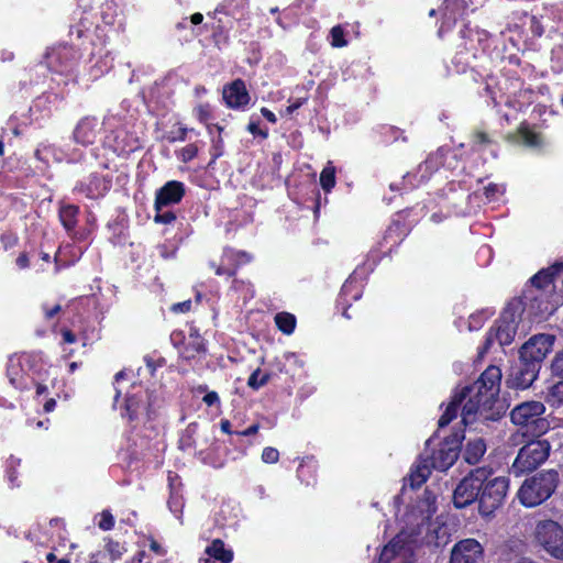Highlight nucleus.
I'll list each match as a JSON object with an SVG mask.
<instances>
[{
  "label": "nucleus",
  "mask_w": 563,
  "mask_h": 563,
  "mask_svg": "<svg viewBox=\"0 0 563 563\" xmlns=\"http://www.w3.org/2000/svg\"><path fill=\"white\" fill-rule=\"evenodd\" d=\"M44 362L42 352H20L9 357L7 376L12 387L20 391L35 387L36 398L48 395V387L40 380Z\"/></svg>",
  "instance_id": "f257e3e1"
},
{
  "label": "nucleus",
  "mask_w": 563,
  "mask_h": 563,
  "mask_svg": "<svg viewBox=\"0 0 563 563\" xmlns=\"http://www.w3.org/2000/svg\"><path fill=\"white\" fill-rule=\"evenodd\" d=\"M560 475L556 470H544L525 479L517 496L521 505L532 508L548 500L556 490Z\"/></svg>",
  "instance_id": "f03ea898"
},
{
  "label": "nucleus",
  "mask_w": 563,
  "mask_h": 563,
  "mask_svg": "<svg viewBox=\"0 0 563 563\" xmlns=\"http://www.w3.org/2000/svg\"><path fill=\"white\" fill-rule=\"evenodd\" d=\"M545 406L541 401L530 400L517 405L510 412V420L520 427L523 435L539 438L549 430V422L543 417Z\"/></svg>",
  "instance_id": "7ed1b4c3"
},
{
  "label": "nucleus",
  "mask_w": 563,
  "mask_h": 563,
  "mask_svg": "<svg viewBox=\"0 0 563 563\" xmlns=\"http://www.w3.org/2000/svg\"><path fill=\"white\" fill-rule=\"evenodd\" d=\"M188 327L187 334L183 330H174L169 340L177 350L179 358L191 363L207 356L208 341L201 335L199 328L194 322L189 323Z\"/></svg>",
  "instance_id": "20e7f679"
},
{
  "label": "nucleus",
  "mask_w": 563,
  "mask_h": 563,
  "mask_svg": "<svg viewBox=\"0 0 563 563\" xmlns=\"http://www.w3.org/2000/svg\"><path fill=\"white\" fill-rule=\"evenodd\" d=\"M490 474V467L479 466L471 470L453 490L452 501L456 509H463L475 501L479 503L482 486Z\"/></svg>",
  "instance_id": "39448f33"
},
{
  "label": "nucleus",
  "mask_w": 563,
  "mask_h": 563,
  "mask_svg": "<svg viewBox=\"0 0 563 563\" xmlns=\"http://www.w3.org/2000/svg\"><path fill=\"white\" fill-rule=\"evenodd\" d=\"M508 489L509 479L505 476H494V470L490 467V474L482 486L479 495V515L485 518L493 516L504 505Z\"/></svg>",
  "instance_id": "423d86ee"
},
{
  "label": "nucleus",
  "mask_w": 563,
  "mask_h": 563,
  "mask_svg": "<svg viewBox=\"0 0 563 563\" xmlns=\"http://www.w3.org/2000/svg\"><path fill=\"white\" fill-rule=\"evenodd\" d=\"M551 444L547 440H531L520 448L511 471L519 476L536 471L549 457Z\"/></svg>",
  "instance_id": "0eeeda50"
},
{
  "label": "nucleus",
  "mask_w": 563,
  "mask_h": 563,
  "mask_svg": "<svg viewBox=\"0 0 563 563\" xmlns=\"http://www.w3.org/2000/svg\"><path fill=\"white\" fill-rule=\"evenodd\" d=\"M533 539L551 558L563 561V527L559 522L552 519L538 521Z\"/></svg>",
  "instance_id": "6e6552de"
},
{
  "label": "nucleus",
  "mask_w": 563,
  "mask_h": 563,
  "mask_svg": "<svg viewBox=\"0 0 563 563\" xmlns=\"http://www.w3.org/2000/svg\"><path fill=\"white\" fill-rule=\"evenodd\" d=\"M530 302V308L534 316H540L549 312V303L539 298V295L533 294V289L527 288L523 290L522 296L512 298L501 311L499 318L507 320L510 323L518 325L522 312Z\"/></svg>",
  "instance_id": "1a4fd4ad"
},
{
  "label": "nucleus",
  "mask_w": 563,
  "mask_h": 563,
  "mask_svg": "<svg viewBox=\"0 0 563 563\" xmlns=\"http://www.w3.org/2000/svg\"><path fill=\"white\" fill-rule=\"evenodd\" d=\"M460 394H465V404L462 407V419L467 420L476 413H485L493 409L497 399L486 395L484 388L475 380L472 385L463 387Z\"/></svg>",
  "instance_id": "9d476101"
},
{
  "label": "nucleus",
  "mask_w": 563,
  "mask_h": 563,
  "mask_svg": "<svg viewBox=\"0 0 563 563\" xmlns=\"http://www.w3.org/2000/svg\"><path fill=\"white\" fill-rule=\"evenodd\" d=\"M80 59V53L73 45L62 44L51 48L45 55V62L51 71L69 75Z\"/></svg>",
  "instance_id": "9b49d317"
},
{
  "label": "nucleus",
  "mask_w": 563,
  "mask_h": 563,
  "mask_svg": "<svg viewBox=\"0 0 563 563\" xmlns=\"http://www.w3.org/2000/svg\"><path fill=\"white\" fill-rule=\"evenodd\" d=\"M554 335L540 333L531 336L520 349L519 358L541 369L545 356L552 351Z\"/></svg>",
  "instance_id": "f8f14e48"
},
{
  "label": "nucleus",
  "mask_w": 563,
  "mask_h": 563,
  "mask_svg": "<svg viewBox=\"0 0 563 563\" xmlns=\"http://www.w3.org/2000/svg\"><path fill=\"white\" fill-rule=\"evenodd\" d=\"M112 187V176L98 172L90 173L88 176L79 179L74 188V194H79L90 200L103 198Z\"/></svg>",
  "instance_id": "ddd939ff"
},
{
  "label": "nucleus",
  "mask_w": 563,
  "mask_h": 563,
  "mask_svg": "<svg viewBox=\"0 0 563 563\" xmlns=\"http://www.w3.org/2000/svg\"><path fill=\"white\" fill-rule=\"evenodd\" d=\"M252 261V255L245 251H239L232 247H225L220 257V263H210V267L214 269L217 276H225L232 278L238 271Z\"/></svg>",
  "instance_id": "4468645a"
},
{
  "label": "nucleus",
  "mask_w": 563,
  "mask_h": 563,
  "mask_svg": "<svg viewBox=\"0 0 563 563\" xmlns=\"http://www.w3.org/2000/svg\"><path fill=\"white\" fill-rule=\"evenodd\" d=\"M363 296V284L358 280L356 272L351 274L344 282L335 301V310L341 313L342 317L350 320L352 316L349 313V309L353 301H357Z\"/></svg>",
  "instance_id": "2eb2a0df"
},
{
  "label": "nucleus",
  "mask_w": 563,
  "mask_h": 563,
  "mask_svg": "<svg viewBox=\"0 0 563 563\" xmlns=\"http://www.w3.org/2000/svg\"><path fill=\"white\" fill-rule=\"evenodd\" d=\"M222 99L228 109L245 111L251 104V95L242 78L228 82L222 88Z\"/></svg>",
  "instance_id": "dca6fc26"
},
{
  "label": "nucleus",
  "mask_w": 563,
  "mask_h": 563,
  "mask_svg": "<svg viewBox=\"0 0 563 563\" xmlns=\"http://www.w3.org/2000/svg\"><path fill=\"white\" fill-rule=\"evenodd\" d=\"M484 548L473 538L457 541L450 555V563H483Z\"/></svg>",
  "instance_id": "f3484780"
},
{
  "label": "nucleus",
  "mask_w": 563,
  "mask_h": 563,
  "mask_svg": "<svg viewBox=\"0 0 563 563\" xmlns=\"http://www.w3.org/2000/svg\"><path fill=\"white\" fill-rule=\"evenodd\" d=\"M207 15L212 19L211 22L205 23L203 29L211 32V37L216 46L229 44L230 31L233 29L234 19L231 14L223 12L222 16H218V10L208 12Z\"/></svg>",
  "instance_id": "a211bd4d"
},
{
  "label": "nucleus",
  "mask_w": 563,
  "mask_h": 563,
  "mask_svg": "<svg viewBox=\"0 0 563 563\" xmlns=\"http://www.w3.org/2000/svg\"><path fill=\"white\" fill-rule=\"evenodd\" d=\"M540 369L521 361L510 367L506 378V385L512 389H527L537 379Z\"/></svg>",
  "instance_id": "6ab92c4d"
},
{
  "label": "nucleus",
  "mask_w": 563,
  "mask_h": 563,
  "mask_svg": "<svg viewBox=\"0 0 563 563\" xmlns=\"http://www.w3.org/2000/svg\"><path fill=\"white\" fill-rule=\"evenodd\" d=\"M459 444L445 439L430 455L424 456L429 460L433 470L445 472L455 463L459 457Z\"/></svg>",
  "instance_id": "aec40b11"
},
{
  "label": "nucleus",
  "mask_w": 563,
  "mask_h": 563,
  "mask_svg": "<svg viewBox=\"0 0 563 563\" xmlns=\"http://www.w3.org/2000/svg\"><path fill=\"white\" fill-rule=\"evenodd\" d=\"M186 195V186L179 180H168L155 192L154 210L178 205Z\"/></svg>",
  "instance_id": "412c9836"
},
{
  "label": "nucleus",
  "mask_w": 563,
  "mask_h": 563,
  "mask_svg": "<svg viewBox=\"0 0 563 563\" xmlns=\"http://www.w3.org/2000/svg\"><path fill=\"white\" fill-rule=\"evenodd\" d=\"M100 132L99 121L93 115L81 118L73 131L74 141L82 146L95 144Z\"/></svg>",
  "instance_id": "4be33fe9"
},
{
  "label": "nucleus",
  "mask_w": 563,
  "mask_h": 563,
  "mask_svg": "<svg viewBox=\"0 0 563 563\" xmlns=\"http://www.w3.org/2000/svg\"><path fill=\"white\" fill-rule=\"evenodd\" d=\"M413 208H406L395 213L391 224L386 230L385 238L391 236L396 233L397 238L402 240L408 234L415 223L418 221V217H411Z\"/></svg>",
  "instance_id": "5701e85b"
},
{
  "label": "nucleus",
  "mask_w": 563,
  "mask_h": 563,
  "mask_svg": "<svg viewBox=\"0 0 563 563\" xmlns=\"http://www.w3.org/2000/svg\"><path fill=\"white\" fill-rule=\"evenodd\" d=\"M563 273V261H556L545 268H541L530 278L531 287L537 291H543L550 286H554L556 277Z\"/></svg>",
  "instance_id": "b1692460"
},
{
  "label": "nucleus",
  "mask_w": 563,
  "mask_h": 563,
  "mask_svg": "<svg viewBox=\"0 0 563 563\" xmlns=\"http://www.w3.org/2000/svg\"><path fill=\"white\" fill-rule=\"evenodd\" d=\"M146 407V395L143 391L135 394L128 393L124 399L121 416L129 422L136 421Z\"/></svg>",
  "instance_id": "393cba45"
},
{
  "label": "nucleus",
  "mask_w": 563,
  "mask_h": 563,
  "mask_svg": "<svg viewBox=\"0 0 563 563\" xmlns=\"http://www.w3.org/2000/svg\"><path fill=\"white\" fill-rule=\"evenodd\" d=\"M501 377V369L498 366L489 365L476 380L484 388L486 395L498 399Z\"/></svg>",
  "instance_id": "a878e982"
},
{
  "label": "nucleus",
  "mask_w": 563,
  "mask_h": 563,
  "mask_svg": "<svg viewBox=\"0 0 563 563\" xmlns=\"http://www.w3.org/2000/svg\"><path fill=\"white\" fill-rule=\"evenodd\" d=\"M432 470L433 468L430 465L429 460L424 454H421L410 468V473L408 475L410 487L412 489L421 487L430 477Z\"/></svg>",
  "instance_id": "bb28decb"
},
{
  "label": "nucleus",
  "mask_w": 563,
  "mask_h": 563,
  "mask_svg": "<svg viewBox=\"0 0 563 563\" xmlns=\"http://www.w3.org/2000/svg\"><path fill=\"white\" fill-rule=\"evenodd\" d=\"M80 208L74 203L59 202L58 219L69 236H75Z\"/></svg>",
  "instance_id": "cd10ccee"
},
{
  "label": "nucleus",
  "mask_w": 563,
  "mask_h": 563,
  "mask_svg": "<svg viewBox=\"0 0 563 563\" xmlns=\"http://www.w3.org/2000/svg\"><path fill=\"white\" fill-rule=\"evenodd\" d=\"M501 346L509 345L516 335L517 325L507 320L498 318L495 325L489 329Z\"/></svg>",
  "instance_id": "c85d7f7f"
},
{
  "label": "nucleus",
  "mask_w": 563,
  "mask_h": 563,
  "mask_svg": "<svg viewBox=\"0 0 563 563\" xmlns=\"http://www.w3.org/2000/svg\"><path fill=\"white\" fill-rule=\"evenodd\" d=\"M407 544L404 533L396 534L382 550L378 563H390L397 555H399Z\"/></svg>",
  "instance_id": "c756f323"
},
{
  "label": "nucleus",
  "mask_w": 563,
  "mask_h": 563,
  "mask_svg": "<svg viewBox=\"0 0 563 563\" xmlns=\"http://www.w3.org/2000/svg\"><path fill=\"white\" fill-rule=\"evenodd\" d=\"M74 14L78 16V23L71 25L70 33L76 32L78 38H81L86 32H88L95 24L93 14L86 7L78 5V9L74 11Z\"/></svg>",
  "instance_id": "7c9ffc66"
},
{
  "label": "nucleus",
  "mask_w": 563,
  "mask_h": 563,
  "mask_svg": "<svg viewBox=\"0 0 563 563\" xmlns=\"http://www.w3.org/2000/svg\"><path fill=\"white\" fill-rule=\"evenodd\" d=\"M486 452V443L482 438L470 440L463 452L464 461L470 465L479 463Z\"/></svg>",
  "instance_id": "2f4dec72"
},
{
  "label": "nucleus",
  "mask_w": 563,
  "mask_h": 563,
  "mask_svg": "<svg viewBox=\"0 0 563 563\" xmlns=\"http://www.w3.org/2000/svg\"><path fill=\"white\" fill-rule=\"evenodd\" d=\"M297 476L307 486L316 484L317 461L313 456H305L297 468Z\"/></svg>",
  "instance_id": "473e14b6"
},
{
  "label": "nucleus",
  "mask_w": 563,
  "mask_h": 563,
  "mask_svg": "<svg viewBox=\"0 0 563 563\" xmlns=\"http://www.w3.org/2000/svg\"><path fill=\"white\" fill-rule=\"evenodd\" d=\"M463 401H465V394H460L456 391L452 395L451 401L438 421L439 428L449 426L457 417L459 409L461 408Z\"/></svg>",
  "instance_id": "72a5a7b5"
},
{
  "label": "nucleus",
  "mask_w": 563,
  "mask_h": 563,
  "mask_svg": "<svg viewBox=\"0 0 563 563\" xmlns=\"http://www.w3.org/2000/svg\"><path fill=\"white\" fill-rule=\"evenodd\" d=\"M220 430L222 433L228 435H240V437H251L258 432L261 426L260 423H252L245 429L241 428V423H233L229 419H221L220 420Z\"/></svg>",
  "instance_id": "f704fd0d"
},
{
  "label": "nucleus",
  "mask_w": 563,
  "mask_h": 563,
  "mask_svg": "<svg viewBox=\"0 0 563 563\" xmlns=\"http://www.w3.org/2000/svg\"><path fill=\"white\" fill-rule=\"evenodd\" d=\"M206 554L220 563H231L234 554L231 549H227L221 539H214L205 550Z\"/></svg>",
  "instance_id": "c9c22d12"
},
{
  "label": "nucleus",
  "mask_w": 563,
  "mask_h": 563,
  "mask_svg": "<svg viewBox=\"0 0 563 563\" xmlns=\"http://www.w3.org/2000/svg\"><path fill=\"white\" fill-rule=\"evenodd\" d=\"M275 324L277 329L286 335H290L294 333L297 324L296 317L290 312H278L276 313Z\"/></svg>",
  "instance_id": "e433bc0d"
},
{
  "label": "nucleus",
  "mask_w": 563,
  "mask_h": 563,
  "mask_svg": "<svg viewBox=\"0 0 563 563\" xmlns=\"http://www.w3.org/2000/svg\"><path fill=\"white\" fill-rule=\"evenodd\" d=\"M192 114L196 120L206 125L209 133H211V124L209 121L213 118V108L209 102H200L192 109Z\"/></svg>",
  "instance_id": "4c0bfd02"
},
{
  "label": "nucleus",
  "mask_w": 563,
  "mask_h": 563,
  "mask_svg": "<svg viewBox=\"0 0 563 563\" xmlns=\"http://www.w3.org/2000/svg\"><path fill=\"white\" fill-rule=\"evenodd\" d=\"M103 541L104 552L108 555L109 560L111 562L121 560L124 553L126 552L125 544L114 540L111 537H106Z\"/></svg>",
  "instance_id": "58836bf2"
},
{
  "label": "nucleus",
  "mask_w": 563,
  "mask_h": 563,
  "mask_svg": "<svg viewBox=\"0 0 563 563\" xmlns=\"http://www.w3.org/2000/svg\"><path fill=\"white\" fill-rule=\"evenodd\" d=\"M289 366H298L302 367L303 362L299 358V356L294 352H287L283 355V360L276 358L274 366L278 373L289 374Z\"/></svg>",
  "instance_id": "ea45409f"
},
{
  "label": "nucleus",
  "mask_w": 563,
  "mask_h": 563,
  "mask_svg": "<svg viewBox=\"0 0 563 563\" xmlns=\"http://www.w3.org/2000/svg\"><path fill=\"white\" fill-rule=\"evenodd\" d=\"M518 134L527 146L537 147L542 144L541 134L530 129L528 124H520Z\"/></svg>",
  "instance_id": "a19ab883"
},
{
  "label": "nucleus",
  "mask_w": 563,
  "mask_h": 563,
  "mask_svg": "<svg viewBox=\"0 0 563 563\" xmlns=\"http://www.w3.org/2000/svg\"><path fill=\"white\" fill-rule=\"evenodd\" d=\"M448 154H452L450 148L439 147L435 152L431 153L423 162L426 170H437L443 165V161Z\"/></svg>",
  "instance_id": "79ce46f5"
},
{
  "label": "nucleus",
  "mask_w": 563,
  "mask_h": 563,
  "mask_svg": "<svg viewBox=\"0 0 563 563\" xmlns=\"http://www.w3.org/2000/svg\"><path fill=\"white\" fill-rule=\"evenodd\" d=\"M175 126H177V129H173L165 136L168 143L185 142L188 139V133L190 132L196 133L197 135L199 134L195 131V129L187 128L180 122L175 124Z\"/></svg>",
  "instance_id": "37998d69"
},
{
  "label": "nucleus",
  "mask_w": 563,
  "mask_h": 563,
  "mask_svg": "<svg viewBox=\"0 0 563 563\" xmlns=\"http://www.w3.org/2000/svg\"><path fill=\"white\" fill-rule=\"evenodd\" d=\"M100 16L106 25H113L117 18V4L113 0H106L100 7Z\"/></svg>",
  "instance_id": "c03bdc74"
},
{
  "label": "nucleus",
  "mask_w": 563,
  "mask_h": 563,
  "mask_svg": "<svg viewBox=\"0 0 563 563\" xmlns=\"http://www.w3.org/2000/svg\"><path fill=\"white\" fill-rule=\"evenodd\" d=\"M320 185L325 192H330L335 186V168L329 163L320 174Z\"/></svg>",
  "instance_id": "a18cd8bd"
},
{
  "label": "nucleus",
  "mask_w": 563,
  "mask_h": 563,
  "mask_svg": "<svg viewBox=\"0 0 563 563\" xmlns=\"http://www.w3.org/2000/svg\"><path fill=\"white\" fill-rule=\"evenodd\" d=\"M552 375L560 378V380L550 387L549 396L553 402L561 405L563 404V373L552 371Z\"/></svg>",
  "instance_id": "49530a36"
},
{
  "label": "nucleus",
  "mask_w": 563,
  "mask_h": 563,
  "mask_svg": "<svg viewBox=\"0 0 563 563\" xmlns=\"http://www.w3.org/2000/svg\"><path fill=\"white\" fill-rule=\"evenodd\" d=\"M198 145L196 143H189L186 146L175 152L176 157L181 163H189L198 156Z\"/></svg>",
  "instance_id": "de8ad7c7"
},
{
  "label": "nucleus",
  "mask_w": 563,
  "mask_h": 563,
  "mask_svg": "<svg viewBox=\"0 0 563 563\" xmlns=\"http://www.w3.org/2000/svg\"><path fill=\"white\" fill-rule=\"evenodd\" d=\"M490 135L484 131H474L471 135V145L473 150H482L484 146L493 144Z\"/></svg>",
  "instance_id": "09e8293b"
},
{
  "label": "nucleus",
  "mask_w": 563,
  "mask_h": 563,
  "mask_svg": "<svg viewBox=\"0 0 563 563\" xmlns=\"http://www.w3.org/2000/svg\"><path fill=\"white\" fill-rule=\"evenodd\" d=\"M99 520L97 522V526L102 531H110L114 528V516L112 515L111 510L103 509L100 514H98Z\"/></svg>",
  "instance_id": "8fccbe9b"
},
{
  "label": "nucleus",
  "mask_w": 563,
  "mask_h": 563,
  "mask_svg": "<svg viewBox=\"0 0 563 563\" xmlns=\"http://www.w3.org/2000/svg\"><path fill=\"white\" fill-rule=\"evenodd\" d=\"M261 369L257 368L255 369L249 377L247 379V385L249 387H251L252 389H258L263 386H265L269 379H271V374L266 373V374H263L261 377Z\"/></svg>",
  "instance_id": "3c124183"
},
{
  "label": "nucleus",
  "mask_w": 563,
  "mask_h": 563,
  "mask_svg": "<svg viewBox=\"0 0 563 563\" xmlns=\"http://www.w3.org/2000/svg\"><path fill=\"white\" fill-rule=\"evenodd\" d=\"M505 192V187L495 183H489L483 188V195L488 202L496 201Z\"/></svg>",
  "instance_id": "603ef678"
},
{
  "label": "nucleus",
  "mask_w": 563,
  "mask_h": 563,
  "mask_svg": "<svg viewBox=\"0 0 563 563\" xmlns=\"http://www.w3.org/2000/svg\"><path fill=\"white\" fill-rule=\"evenodd\" d=\"M331 36V45L333 47H344L347 45V41L345 40V33L341 25H335L330 31Z\"/></svg>",
  "instance_id": "864d4df0"
},
{
  "label": "nucleus",
  "mask_w": 563,
  "mask_h": 563,
  "mask_svg": "<svg viewBox=\"0 0 563 563\" xmlns=\"http://www.w3.org/2000/svg\"><path fill=\"white\" fill-rule=\"evenodd\" d=\"M2 247L8 251L15 247L19 243L18 234L12 230H5L0 234Z\"/></svg>",
  "instance_id": "5fc2aeb1"
},
{
  "label": "nucleus",
  "mask_w": 563,
  "mask_h": 563,
  "mask_svg": "<svg viewBox=\"0 0 563 563\" xmlns=\"http://www.w3.org/2000/svg\"><path fill=\"white\" fill-rule=\"evenodd\" d=\"M154 222L158 224H170L176 221L177 216L174 211L167 210L164 211V209L154 210Z\"/></svg>",
  "instance_id": "6e6d98bb"
},
{
  "label": "nucleus",
  "mask_w": 563,
  "mask_h": 563,
  "mask_svg": "<svg viewBox=\"0 0 563 563\" xmlns=\"http://www.w3.org/2000/svg\"><path fill=\"white\" fill-rule=\"evenodd\" d=\"M261 459L266 464H275L279 461V452L276 448L266 446L262 451Z\"/></svg>",
  "instance_id": "4d7b16f0"
},
{
  "label": "nucleus",
  "mask_w": 563,
  "mask_h": 563,
  "mask_svg": "<svg viewBox=\"0 0 563 563\" xmlns=\"http://www.w3.org/2000/svg\"><path fill=\"white\" fill-rule=\"evenodd\" d=\"M167 505H168L169 510L176 517H179V515L181 514V510H183V500L177 494H174L173 492L170 493V496L167 500Z\"/></svg>",
  "instance_id": "13d9d810"
},
{
  "label": "nucleus",
  "mask_w": 563,
  "mask_h": 563,
  "mask_svg": "<svg viewBox=\"0 0 563 563\" xmlns=\"http://www.w3.org/2000/svg\"><path fill=\"white\" fill-rule=\"evenodd\" d=\"M246 130L254 136H261L263 140L268 137V130L260 128V121H250Z\"/></svg>",
  "instance_id": "bf43d9fd"
},
{
  "label": "nucleus",
  "mask_w": 563,
  "mask_h": 563,
  "mask_svg": "<svg viewBox=\"0 0 563 563\" xmlns=\"http://www.w3.org/2000/svg\"><path fill=\"white\" fill-rule=\"evenodd\" d=\"M202 401L208 407H217V408L221 407V400H220L219 394L214 390L208 391L203 396Z\"/></svg>",
  "instance_id": "052dcab7"
},
{
  "label": "nucleus",
  "mask_w": 563,
  "mask_h": 563,
  "mask_svg": "<svg viewBox=\"0 0 563 563\" xmlns=\"http://www.w3.org/2000/svg\"><path fill=\"white\" fill-rule=\"evenodd\" d=\"M125 563H153V560L145 550H140Z\"/></svg>",
  "instance_id": "680f3d73"
},
{
  "label": "nucleus",
  "mask_w": 563,
  "mask_h": 563,
  "mask_svg": "<svg viewBox=\"0 0 563 563\" xmlns=\"http://www.w3.org/2000/svg\"><path fill=\"white\" fill-rule=\"evenodd\" d=\"M191 307H192V302H191L190 299H188V300H185V301H181V302L174 303L172 306L170 310L174 313H186V312H189L191 310Z\"/></svg>",
  "instance_id": "e2e57ef3"
},
{
  "label": "nucleus",
  "mask_w": 563,
  "mask_h": 563,
  "mask_svg": "<svg viewBox=\"0 0 563 563\" xmlns=\"http://www.w3.org/2000/svg\"><path fill=\"white\" fill-rule=\"evenodd\" d=\"M42 309L44 312V318L46 320H52L57 313L62 311V306L59 303H56L52 307H49L48 305H43Z\"/></svg>",
  "instance_id": "0e129e2a"
},
{
  "label": "nucleus",
  "mask_w": 563,
  "mask_h": 563,
  "mask_svg": "<svg viewBox=\"0 0 563 563\" xmlns=\"http://www.w3.org/2000/svg\"><path fill=\"white\" fill-rule=\"evenodd\" d=\"M308 101V97H300L292 101L285 109V114L290 115Z\"/></svg>",
  "instance_id": "69168bd1"
},
{
  "label": "nucleus",
  "mask_w": 563,
  "mask_h": 563,
  "mask_svg": "<svg viewBox=\"0 0 563 563\" xmlns=\"http://www.w3.org/2000/svg\"><path fill=\"white\" fill-rule=\"evenodd\" d=\"M494 341H496L495 335L493 334V331H488L486 333L485 340L483 342V345L478 349V353L482 355L486 353L493 345Z\"/></svg>",
  "instance_id": "338daca9"
},
{
  "label": "nucleus",
  "mask_w": 563,
  "mask_h": 563,
  "mask_svg": "<svg viewBox=\"0 0 563 563\" xmlns=\"http://www.w3.org/2000/svg\"><path fill=\"white\" fill-rule=\"evenodd\" d=\"M551 371L563 373V349L555 354L551 363Z\"/></svg>",
  "instance_id": "774afa93"
}]
</instances>
